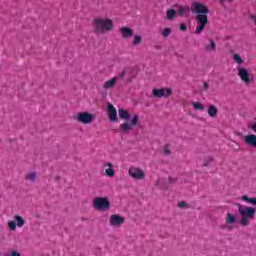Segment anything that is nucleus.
Wrapping results in <instances>:
<instances>
[{
  "label": "nucleus",
  "instance_id": "2",
  "mask_svg": "<svg viewBox=\"0 0 256 256\" xmlns=\"http://www.w3.org/2000/svg\"><path fill=\"white\" fill-rule=\"evenodd\" d=\"M92 27L96 35H106L113 31V20L110 18L96 17L92 20Z\"/></svg>",
  "mask_w": 256,
  "mask_h": 256
},
{
  "label": "nucleus",
  "instance_id": "10",
  "mask_svg": "<svg viewBox=\"0 0 256 256\" xmlns=\"http://www.w3.org/2000/svg\"><path fill=\"white\" fill-rule=\"evenodd\" d=\"M25 225V219H23L20 215H15L14 216V221H9L8 222V227L10 231H15L17 227L21 228Z\"/></svg>",
  "mask_w": 256,
  "mask_h": 256
},
{
  "label": "nucleus",
  "instance_id": "25",
  "mask_svg": "<svg viewBox=\"0 0 256 256\" xmlns=\"http://www.w3.org/2000/svg\"><path fill=\"white\" fill-rule=\"evenodd\" d=\"M143 42V37L141 35H134L132 45L137 47V45H141Z\"/></svg>",
  "mask_w": 256,
  "mask_h": 256
},
{
  "label": "nucleus",
  "instance_id": "13",
  "mask_svg": "<svg viewBox=\"0 0 256 256\" xmlns=\"http://www.w3.org/2000/svg\"><path fill=\"white\" fill-rule=\"evenodd\" d=\"M244 143L248 145V147L256 148V135L255 134H248L244 136Z\"/></svg>",
  "mask_w": 256,
  "mask_h": 256
},
{
  "label": "nucleus",
  "instance_id": "32",
  "mask_svg": "<svg viewBox=\"0 0 256 256\" xmlns=\"http://www.w3.org/2000/svg\"><path fill=\"white\" fill-rule=\"evenodd\" d=\"M8 256H21V254L17 251H12Z\"/></svg>",
  "mask_w": 256,
  "mask_h": 256
},
{
  "label": "nucleus",
  "instance_id": "29",
  "mask_svg": "<svg viewBox=\"0 0 256 256\" xmlns=\"http://www.w3.org/2000/svg\"><path fill=\"white\" fill-rule=\"evenodd\" d=\"M163 153L164 155H171V145L166 144L163 148Z\"/></svg>",
  "mask_w": 256,
  "mask_h": 256
},
{
  "label": "nucleus",
  "instance_id": "4",
  "mask_svg": "<svg viewBox=\"0 0 256 256\" xmlns=\"http://www.w3.org/2000/svg\"><path fill=\"white\" fill-rule=\"evenodd\" d=\"M93 208L96 211L107 212L111 209V202L108 197H97L93 200Z\"/></svg>",
  "mask_w": 256,
  "mask_h": 256
},
{
  "label": "nucleus",
  "instance_id": "8",
  "mask_svg": "<svg viewBox=\"0 0 256 256\" xmlns=\"http://www.w3.org/2000/svg\"><path fill=\"white\" fill-rule=\"evenodd\" d=\"M128 175L136 181H143V179H145V172L141 168L135 166L129 168Z\"/></svg>",
  "mask_w": 256,
  "mask_h": 256
},
{
  "label": "nucleus",
  "instance_id": "34",
  "mask_svg": "<svg viewBox=\"0 0 256 256\" xmlns=\"http://www.w3.org/2000/svg\"><path fill=\"white\" fill-rule=\"evenodd\" d=\"M180 31H187V26L185 24H181Z\"/></svg>",
  "mask_w": 256,
  "mask_h": 256
},
{
  "label": "nucleus",
  "instance_id": "18",
  "mask_svg": "<svg viewBox=\"0 0 256 256\" xmlns=\"http://www.w3.org/2000/svg\"><path fill=\"white\" fill-rule=\"evenodd\" d=\"M119 118L123 121H127V119H131V114L125 109H119L118 110Z\"/></svg>",
  "mask_w": 256,
  "mask_h": 256
},
{
  "label": "nucleus",
  "instance_id": "7",
  "mask_svg": "<svg viewBox=\"0 0 256 256\" xmlns=\"http://www.w3.org/2000/svg\"><path fill=\"white\" fill-rule=\"evenodd\" d=\"M139 125V115L135 114L131 120V122H124L120 125V130L122 133H129V131H133V127H137Z\"/></svg>",
  "mask_w": 256,
  "mask_h": 256
},
{
  "label": "nucleus",
  "instance_id": "24",
  "mask_svg": "<svg viewBox=\"0 0 256 256\" xmlns=\"http://www.w3.org/2000/svg\"><path fill=\"white\" fill-rule=\"evenodd\" d=\"M242 201H245L246 203H249V205H256V198L255 197H248L247 195H244L241 197Z\"/></svg>",
  "mask_w": 256,
  "mask_h": 256
},
{
  "label": "nucleus",
  "instance_id": "17",
  "mask_svg": "<svg viewBox=\"0 0 256 256\" xmlns=\"http://www.w3.org/2000/svg\"><path fill=\"white\" fill-rule=\"evenodd\" d=\"M189 11H191V8H189V6L179 5L176 14L178 15V17H183V15H187Z\"/></svg>",
  "mask_w": 256,
  "mask_h": 256
},
{
  "label": "nucleus",
  "instance_id": "36",
  "mask_svg": "<svg viewBox=\"0 0 256 256\" xmlns=\"http://www.w3.org/2000/svg\"><path fill=\"white\" fill-rule=\"evenodd\" d=\"M250 19H252V21H254L255 25H256V15H251Z\"/></svg>",
  "mask_w": 256,
  "mask_h": 256
},
{
  "label": "nucleus",
  "instance_id": "26",
  "mask_svg": "<svg viewBox=\"0 0 256 256\" xmlns=\"http://www.w3.org/2000/svg\"><path fill=\"white\" fill-rule=\"evenodd\" d=\"M233 59H234L235 63H237V65H243V63H244L243 58H241V55H239V54H234Z\"/></svg>",
  "mask_w": 256,
  "mask_h": 256
},
{
  "label": "nucleus",
  "instance_id": "19",
  "mask_svg": "<svg viewBox=\"0 0 256 256\" xmlns=\"http://www.w3.org/2000/svg\"><path fill=\"white\" fill-rule=\"evenodd\" d=\"M210 45L205 46V50L208 51L209 53L213 51H217V44L215 43V40L209 39Z\"/></svg>",
  "mask_w": 256,
  "mask_h": 256
},
{
  "label": "nucleus",
  "instance_id": "27",
  "mask_svg": "<svg viewBox=\"0 0 256 256\" xmlns=\"http://www.w3.org/2000/svg\"><path fill=\"white\" fill-rule=\"evenodd\" d=\"M192 106L196 111H203V109H205V106H203V104H201L200 102H194L192 103Z\"/></svg>",
  "mask_w": 256,
  "mask_h": 256
},
{
  "label": "nucleus",
  "instance_id": "5",
  "mask_svg": "<svg viewBox=\"0 0 256 256\" xmlns=\"http://www.w3.org/2000/svg\"><path fill=\"white\" fill-rule=\"evenodd\" d=\"M237 71H238V77L246 85H251V83L255 81V77L253 76V74L249 73V70H247V68L243 66H238Z\"/></svg>",
  "mask_w": 256,
  "mask_h": 256
},
{
  "label": "nucleus",
  "instance_id": "9",
  "mask_svg": "<svg viewBox=\"0 0 256 256\" xmlns=\"http://www.w3.org/2000/svg\"><path fill=\"white\" fill-rule=\"evenodd\" d=\"M152 95L156 97V99H161V97H165L168 99V97H171L173 95V89L171 88H162V89H157L154 88L152 90Z\"/></svg>",
  "mask_w": 256,
  "mask_h": 256
},
{
  "label": "nucleus",
  "instance_id": "33",
  "mask_svg": "<svg viewBox=\"0 0 256 256\" xmlns=\"http://www.w3.org/2000/svg\"><path fill=\"white\" fill-rule=\"evenodd\" d=\"M178 206H179L181 209H183V207H187V203H185V202H179V203H178Z\"/></svg>",
  "mask_w": 256,
  "mask_h": 256
},
{
  "label": "nucleus",
  "instance_id": "28",
  "mask_svg": "<svg viewBox=\"0 0 256 256\" xmlns=\"http://www.w3.org/2000/svg\"><path fill=\"white\" fill-rule=\"evenodd\" d=\"M211 163H213V157L208 156L204 159L203 167H209V165H211Z\"/></svg>",
  "mask_w": 256,
  "mask_h": 256
},
{
  "label": "nucleus",
  "instance_id": "30",
  "mask_svg": "<svg viewBox=\"0 0 256 256\" xmlns=\"http://www.w3.org/2000/svg\"><path fill=\"white\" fill-rule=\"evenodd\" d=\"M171 33H172L171 28H165V29L162 31V37H169V35H171Z\"/></svg>",
  "mask_w": 256,
  "mask_h": 256
},
{
  "label": "nucleus",
  "instance_id": "20",
  "mask_svg": "<svg viewBox=\"0 0 256 256\" xmlns=\"http://www.w3.org/2000/svg\"><path fill=\"white\" fill-rule=\"evenodd\" d=\"M177 17V11L175 9H169L166 11V19L168 21H173Z\"/></svg>",
  "mask_w": 256,
  "mask_h": 256
},
{
  "label": "nucleus",
  "instance_id": "12",
  "mask_svg": "<svg viewBox=\"0 0 256 256\" xmlns=\"http://www.w3.org/2000/svg\"><path fill=\"white\" fill-rule=\"evenodd\" d=\"M119 34L121 35L122 39H131L133 37V29L122 26L119 28Z\"/></svg>",
  "mask_w": 256,
  "mask_h": 256
},
{
  "label": "nucleus",
  "instance_id": "23",
  "mask_svg": "<svg viewBox=\"0 0 256 256\" xmlns=\"http://www.w3.org/2000/svg\"><path fill=\"white\" fill-rule=\"evenodd\" d=\"M237 221V218L235 217V215L228 213L226 216V223L228 225H233L235 224V222Z\"/></svg>",
  "mask_w": 256,
  "mask_h": 256
},
{
  "label": "nucleus",
  "instance_id": "14",
  "mask_svg": "<svg viewBox=\"0 0 256 256\" xmlns=\"http://www.w3.org/2000/svg\"><path fill=\"white\" fill-rule=\"evenodd\" d=\"M108 115L110 121H112L113 123L117 121V109H115V106H113L112 104L108 105Z\"/></svg>",
  "mask_w": 256,
  "mask_h": 256
},
{
  "label": "nucleus",
  "instance_id": "38",
  "mask_svg": "<svg viewBox=\"0 0 256 256\" xmlns=\"http://www.w3.org/2000/svg\"><path fill=\"white\" fill-rule=\"evenodd\" d=\"M225 1H231V0H219L220 5H223V3H225Z\"/></svg>",
  "mask_w": 256,
  "mask_h": 256
},
{
  "label": "nucleus",
  "instance_id": "15",
  "mask_svg": "<svg viewBox=\"0 0 256 256\" xmlns=\"http://www.w3.org/2000/svg\"><path fill=\"white\" fill-rule=\"evenodd\" d=\"M104 167H107L105 170L106 177H110V178L115 177V169L113 168V163L106 162L104 164Z\"/></svg>",
  "mask_w": 256,
  "mask_h": 256
},
{
  "label": "nucleus",
  "instance_id": "16",
  "mask_svg": "<svg viewBox=\"0 0 256 256\" xmlns=\"http://www.w3.org/2000/svg\"><path fill=\"white\" fill-rule=\"evenodd\" d=\"M115 85H117V77H113L109 80H107L104 84H103V89L105 91H107V89H113V87H115Z\"/></svg>",
  "mask_w": 256,
  "mask_h": 256
},
{
  "label": "nucleus",
  "instance_id": "31",
  "mask_svg": "<svg viewBox=\"0 0 256 256\" xmlns=\"http://www.w3.org/2000/svg\"><path fill=\"white\" fill-rule=\"evenodd\" d=\"M127 75V71L123 70L118 74L119 79H123Z\"/></svg>",
  "mask_w": 256,
  "mask_h": 256
},
{
  "label": "nucleus",
  "instance_id": "35",
  "mask_svg": "<svg viewBox=\"0 0 256 256\" xmlns=\"http://www.w3.org/2000/svg\"><path fill=\"white\" fill-rule=\"evenodd\" d=\"M203 89H204V91H207V89H209V83L204 82L203 83Z\"/></svg>",
  "mask_w": 256,
  "mask_h": 256
},
{
  "label": "nucleus",
  "instance_id": "22",
  "mask_svg": "<svg viewBox=\"0 0 256 256\" xmlns=\"http://www.w3.org/2000/svg\"><path fill=\"white\" fill-rule=\"evenodd\" d=\"M26 181H30L31 183H35L37 181V173L35 172H29L25 176Z\"/></svg>",
  "mask_w": 256,
  "mask_h": 256
},
{
  "label": "nucleus",
  "instance_id": "37",
  "mask_svg": "<svg viewBox=\"0 0 256 256\" xmlns=\"http://www.w3.org/2000/svg\"><path fill=\"white\" fill-rule=\"evenodd\" d=\"M252 131H254V133H256V122L251 126Z\"/></svg>",
  "mask_w": 256,
  "mask_h": 256
},
{
  "label": "nucleus",
  "instance_id": "3",
  "mask_svg": "<svg viewBox=\"0 0 256 256\" xmlns=\"http://www.w3.org/2000/svg\"><path fill=\"white\" fill-rule=\"evenodd\" d=\"M238 213L241 215L242 219L240 221L243 227H247L249 225V219H255L256 209L251 206H245L241 204H237Z\"/></svg>",
  "mask_w": 256,
  "mask_h": 256
},
{
  "label": "nucleus",
  "instance_id": "1",
  "mask_svg": "<svg viewBox=\"0 0 256 256\" xmlns=\"http://www.w3.org/2000/svg\"><path fill=\"white\" fill-rule=\"evenodd\" d=\"M192 11L193 13H197L195 33L196 35H201V33L205 31L206 25L209 23V17H207V15H209V8L203 3L194 2L192 4Z\"/></svg>",
  "mask_w": 256,
  "mask_h": 256
},
{
  "label": "nucleus",
  "instance_id": "11",
  "mask_svg": "<svg viewBox=\"0 0 256 256\" xmlns=\"http://www.w3.org/2000/svg\"><path fill=\"white\" fill-rule=\"evenodd\" d=\"M125 223V217L118 215V214H112L109 219V225L110 227H121Z\"/></svg>",
  "mask_w": 256,
  "mask_h": 256
},
{
  "label": "nucleus",
  "instance_id": "21",
  "mask_svg": "<svg viewBox=\"0 0 256 256\" xmlns=\"http://www.w3.org/2000/svg\"><path fill=\"white\" fill-rule=\"evenodd\" d=\"M217 113H219V110H217L215 105H210L208 107V115H209V117H212L213 119H215V117H217Z\"/></svg>",
  "mask_w": 256,
  "mask_h": 256
},
{
  "label": "nucleus",
  "instance_id": "6",
  "mask_svg": "<svg viewBox=\"0 0 256 256\" xmlns=\"http://www.w3.org/2000/svg\"><path fill=\"white\" fill-rule=\"evenodd\" d=\"M75 119L78 123H82L83 125H91L95 116L88 112H79L76 114Z\"/></svg>",
  "mask_w": 256,
  "mask_h": 256
}]
</instances>
